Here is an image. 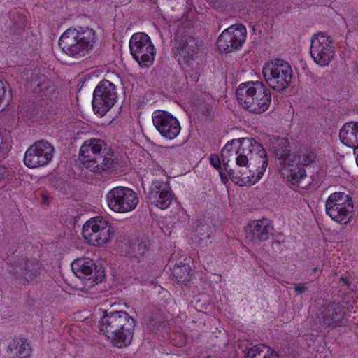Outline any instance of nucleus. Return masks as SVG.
Listing matches in <instances>:
<instances>
[{"instance_id": "21", "label": "nucleus", "mask_w": 358, "mask_h": 358, "mask_svg": "<svg viewBox=\"0 0 358 358\" xmlns=\"http://www.w3.org/2000/svg\"><path fill=\"white\" fill-rule=\"evenodd\" d=\"M289 161L284 162L282 174L285 176L287 180L292 184L299 186L301 180L306 176V173L303 166L297 162L296 156L294 158L287 159Z\"/></svg>"}, {"instance_id": "24", "label": "nucleus", "mask_w": 358, "mask_h": 358, "mask_svg": "<svg viewBox=\"0 0 358 358\" xmlns=\"http://www.w3.org/2000/svg\"><path fill=\"white\" fill-rule=\"evenodd\" d=\"M115 228L107 221L106 224H103L100 230L90 236L87 243L94 246H101L110 242L115 236Z\"/></svg>"}, {"instance_id": "3", "label": "nucleus", "mask_w": 358, "mask_h": 358, "mask_svg": "<svg viewBox=\"0 0 358 358\" xmlns=\"http://www.w3.org/2000/svg\"><path fill=\"white\" fill-rule=\"evenodd\" d=\"M79 159L87 169L95 174H108L119 167L118 159L113 150L99 138H91L83 143Z\"/></svg>"}, {"instance_id": "10", "label": "nucleus", "mask_w": 358, "mask_h": 358, "mask_svg": "<svg viewBox=\"0 0 358 358\" xmlns=\"http://www.w3.org/2000/svg\"><path fill=\"white\" fill-rule=\"evenodd\" d=\"M106 199L109 208L117 213H127L133 210L138 203L136 193L126 187H116L110 190Z\"/></svg>"}, {"instance_id": "8", "label": "nucleus", "mask_w": 358, "mask_h": 358, "mask_svg": "<svg viewBox=\"0 0 358 358\" xmlns=\"http://www.w3.org/2000/svg\"><path fill=\"white\" fill-rule=\"evenodd\" d=\"M353 202L352 198L343 192L331 194L326 201V213L334 221L346 224L352 217Z\"/></svg>"}, {"instance_id": "32", "label": "nucleus", "mask_w": 358, "mask_h": 358, "mask_svg": "<svg viewBox=\"0 0 358 358\" xmlns=\"http://www.w3.org/2000/svg\"><path fill=\"white\" fill-rule=\"evenodd\" d=\"M237 139H233L231 141H229L224 147L222 150L221 157L222 158L223 165H224V160L227 161V159H231L230 157H232V159L231 160L232 162L234 159V156L233 154H231V145L235 143H238Z\"/></svg>"}, {"instance_id": "20", "label": "nucleus", "mask_w": 358, "mask_h": 358, "mask_svg": "<svg viewBox=\"0 0 358 358\" xmlns=\"http://www.w3.org/2000/svg\"><path fill=\"white\" fill-rule=\"evenodd\" d=\"M273 229L267 219L253 221L245 228L246 238L255 244L259 243L269 238Z\"/></svg>"}, {"instance_id": "2", "label": "nucleus", "mask_w": 358, "mask_h": 358, "mask_svg": "<svg viewBox=\"0 0 358 358\" xmlns=\"http://www.w3.org/2000/svg\"><path fill=\"white\" fill-rule=\"evenodd\" d=\"M194 27L190 24H180L174 34L173 52L178 64L186 72H192L190 78L199 79V70L202 64L201 42L193 36Z\"/></svg>"}, {"instance_id": "25", "label": "nucleus", "mask_w": 358, "mask_h": 358, "mask_svg": "<svg viewBox=\"0 0 358 358\" xmlns=\"http://www.w3.org/2000/svg\"><path fill=\"white\" fill-rule=\"evenodd\" d=\"M36 82L37 83L34 87V92L41 98L45 96L49 99V96L54 94L55 91V86L52 81L43 75Z\"/></svg>"}, {"instance_id": "5", "label": "nucleus", "mask_w": 358, "mask_h": 358, "mask_svg": "<svg viewBox=\"0 0 358 358\" xmlns=\"http://www.w3.org/2000/svg\"><path fill=\"white\" fill-rule=\"evenodd\" d=\"M236 95L239 104L248 111L262 114L271 103V94L262 83L247 82L236 89Z\"/></svg>"}, {"instance_id": "9", "label": "nucleus", "mask_w": 358, "mask_h": 358, "mask_svg": "<svg viewBox=\"0 0 358 358\" xmlns=\"http://www.w3.org/2000/svg\"><path fill=\"white\" fill-rule=\"evenodd\" d=\"M117 98L116 86L108 80H101L93 92L94 112L101 117L103 116L115 105Z\"/></svg>"}, {"instance_id": "27", "label": "nucleus", "mask_w": 358, "mask_h": 358, "mask_svg": "<svg viewBox=\"0 0 358 358\" xmlns=\"http://www.w3.org/2000/svg\"><path fill=\"white\" fill-rule=\"evenodd\" d=\"M245 358H279V355L268 346L262 345L250 348Z\"/></svg>"}, {"instance_id": "7", "label": "nucleus", "mask_w": 358, "mask_h": 358, "mask_svg": "<svg viewBox=\"0 0 358 358\" xmlns=\"http://www.w3.org/2000/svg\"><path fill=\"white\" fill-rule=\"evenodd\" d=\"M262 73L269 87L277 92L285 90L292 79V69L289 64L280 59L266 63Z\"/></svg>"}, {"instance_id": "36", "label": "nucleus", "mask_w": 358, "mask_h": 358, "mask_svg": "<svg viewBox=\"0 0 358 358\" xmlns=\"http://www.w3.org/2000/svg\"><path fill=\"white\" fill-rule=\"evenodd\" d=\"M271 247L275 252H280L282 250V248H281V243L279 241H273Z\"/></svg>"}, {"instance_id": "26", "label": "nucleus", "mask_w": 358, "mask_h": 358, "mask_svg": "<svg viewBox=\"0 0 358 358\" xmlns=\"http://www.w3.org/2000/svg\"><path fill=\"white\" fill-rule=\"evenodd\" d=\"M107 220L103 217H96L89 220L83 227L82 234L83 238L87 241L90 236L100 230L103 224H106Z\"/></svg>"}, {"instance_id": "30", "label": "nucleus", "mask_w": 358, "mask_h": 358, "mask_svg": "<svg viewBox=\"0 0 358 358\" xmlns=\"http://www.w3.org/2000/svg\"><path fill=\"white\" fill-rule=\"evenodd\" d=\"M191 268L187 264L181 265L176 264L174 266L172 274L178 282L186 285L187 282L190 279Z\"/></svg>"}, {"instance_id": "37", "label": "nucleus", "mask_w": 358, "mask_h": 358, "mask_svg": "<svg viewBox=\"0 0 358 358\" xmlns=\"http://www.w3.org/2000/svg\"><path fill=\"white\" fill-rule=\"evenodd\" d=\"M219 174L221 178L222 182L224 184H226L228 182V178L225 173L222 170V169H219Z\"/></svg>"}, {"instance_id": "12", "label": "nucleus", "mask_w": 358, "mask_h": 358, "mask_svg": "<svg viewBox=\"0 0 358 358\" xmlns=\"http://www.w3.org/2000/svg\"><path fill=\"white\" fill-rule=\"evenodd\" d=\"M310 53L313 61L320 66L329 65L334 56L333 41L325 32L315 34L310 40Z\"/></svg>"}, {"instance_id": "38", "label": "nucleus", "mask_w": 358, "mask_h": 358, "mask_svg": "<svg viewBox=\"0 0 358 358\" xmlns=\"http://www.w3.org/2000/svg\"><path fill=\"white\" fill-rule=\"evenodd\" d=\"M341 281H342L348 287H349L350 285V280L346 277H341Z\"/></svg>"}, {"instance_id": "39", "label": "nucleus", "mask_w": 358, "mask_h": 358, "mask_svg": "<svg viewBox=\"0 0 358 358\" xmlns=\"http://www.w3.org/2000/svg\"><path fill=\"white\" fill-rule=\"evenodd\" d=\"M317 270H318L317 267H315V268H313V272H316Z\"/></svg>"}, {"instance_id": "4", "label": "nucleus", "mask_w": 358, "mask_h": 358, "mask_svg": "<svg viewBox=\"0 0 358 358\" xmlns=\"http://www.w3.org/2000/svg\"><path fill=\"white\" fill-rule=\"evenodd\" d=\"M136 326V320L126 311H104L100 331L118 348L131 344Z\"/></svg>"}, {"instance_id": "15", "label": "nucleus", "mask_w": 358, "mask_h": 358, "mask_svg": "<svg viewBox=\"0 0 358 358\" xmlns=\"http://www.w3.org/2000/svg\"><path fill=\"white\" fill-rule=\"evenodd\" d=\"M246 29L243 24H233L224 29L217 38L220 52L229 53L239 49L246 38Z\"/></svg>"}, {"instance_id": "17", "label": "nucleus", "mask_w": 358, "mask_h": 358, "mask_svg": "<svg viewBox=\"0 0 358 358\" xmlns=\"http://www.w3.org/2000/svg\"><path fill=\"white\" fill-rule=\"evenodd\" d=\"M152 122L162 136L169 138H175L180 131L179 121L171 113L164 110H155L152 113Z\"/></svg>"}, {"instance_id": "18", "label": "nucleus", "mask_w": 358, "mask_h": 358, "mask_svg": "<svg viewBox=\"0 0 358 358\" xmlns=\"http://www.w3.org/2000/svg\"><path fill=\"white\" fill-rule=\"evenodd\" d=\"M148 197L152 205L163 210L169 208L173 201V194L169 182L162 180L153 181Z\"/></svg>"}, {"instance_id": "11", "label": "nucleus", "mask_w": 358, "mask_h": 358, "mask_svg": "<svg viewBox=\"0 0 358 358\" xmlns=\"http://www.w3.org/2000/svg\"><path fill=\"white\" fill-rule=\"evenodd\" d=\"M129 48L131 54L141 66L148 67L152 64L155 49L148 34L142 32L133 34Z\"/></svg>"}, {"instance_id": "35", "label": "nucleus", "mask_w": 358, "mask_h": 358, "mask_svg": "<svg viewBox=\"0 0 358 358\" xmlns=\"http://www.w3.org/2000/svg\"><path fill=\"white\" fill-rule=\"evenodd\" d=\"M294 289L298 294H301L307 290V287L305 284H296Z\"/></svg>"}, {"instance_id": "19", "label": "nucleus", "mask_w": 358, "mask_h": 358, "mask_svg": "<svg viewBox=\"0 0 358 358\" xmlns=\"http://www.w3.org/2000/svg\"><path fill=\"white\" fill-rule=\"evenodd\" d=\"M321 315L324 324L331 328L344 326L348 322L344 307L339 303L323 306Z\"/></svg>"}, {"instance_id": "40", "label": "nucleus", "mask_w": 358, "mask_h": 358, "mask_svg": "<svg viewBox=\"0 0 358 358\" xmlns=\"http://www.w3.org/2000/svg\"><path fill=\"white\" fill-rule=\"evenodd\" d=\"M356 162L358 166V154L357 155V157H356Z\"/></svg>"}, {"instance_id": "41", "label": "nucleus", "mask_w": 358, "mask_h": 358, "mask_svg": "<svg viewBox=\"0 0 358 358\" xmlns=\"http://www.w3.org/2000/svg\"><path fill=\"white\" fill-rule=\"evenodd\" d=\"M206 227V225H203L202 227H201V229H202L203 227Z\"/></svg>"}, {"instance_id": "34", "label": "nucleus", "mask_w": 358, "mask_h": 358, "mask_svg": "<svg viewBox=\"0 0 358 358\" xmlns=\"http://www.w3.org/2000/svg\"><path fill=\"white\" fill-rule=\"evenodd\" d=\"M8 176V173L6 167L0 164V182L6 178Z\"/></svg>"}, {"instance_id": "29", "label": "nucleus", "mask_w": 358, "mask_h": 358, "mask_svg": "<svg viewBox=\"0 0 358 358\" xmlns=\"http://www.w3.org/2000/svg\"><path fill=\"white\" fill-rule=\"evenodd\" d=\"M149 244L150 241L145 236L138 237L130 245L131 255L136 258L142 257L147 251Z\"/></svg>"}, {"instance_id": "16", "label": "nucleus", "mask_w": 358, "mask_h": 358, "mask_svg": "<svg viewBox=\"0 0 358 358\" xmlns=\"http://www.w3.org/2000/svg\"><path fill=\"white\" fill-rule=\"evenodd\" d=\"M43 271V267L39 262L22 259L13 263L10 272L16 280L24 284L39 278Z\"/></svg>"}, {"instance_id": "23", "label": "nucleus", "mask_w": 358, "mask_h": 358, "mask_svg": "<svg viewBox=\"0 0 358 358\" xmlns=\"http://www.w3.org/2000/svg\"><path fill=\"white\" fill-rule=\"evenodd\" d=\"M6 352L8 358H28L31 349L27 339L15 336L8 343Z\"/></svg>"}, {"instance_id": "6", "label": "nucleus", "mask_w": 358, "mask_h": 358, "mask_svg": "<svg viewBox=\"0 0 358 358\" xmlns=\"http://www.w3.org/2000/svg\"><path fill=\"white\" fill-rule=\"evenodd\" d=\"M95 31L88 27L69 28L60 36L59 45L69 57L83 59L92 50Z\"/></svg>"}, {"instance_id": "22", "label": "nucleus", "mask_w": 358, "mask_h": 358, "mask_svg": "<svg viewBox=\"0 0 358 358\" xmlns=\"http://www.w3.org/2000/svg\"><path fill=\"white\" fill-rule=\"evenodd\" d=\"M341 141L346 146L354 149V154L358 148V122L345 123L340 130Z\"/></svg>"}, {"instance_id": "31", "label": "nucleus", "mask_w": 358, "mask_h": 358, "mask_svg": "<svg viewBox=\"0 0 358 358\" xmlns=\"http://www.w3.org/2000/svg\"><path fill=\"white\" fill-rule=\"evenodd\" d=\"M297 162L302 166H308L313 162L316 158L315 151L311 148H301L299 154L296 155Z\"/></svg>"}, {"instance_id": "1", "label": "nucleus", "mask_w": 358, "mask_h": 358, "mask_svg": "<svg viewBox=\"0 0 358 358\" xmlns=\"http://www.w3.org/2000/svg\"><path fill=\"white\" fill-rule=\"evenodd\" d=\"M236 141L239 148L235 152L236 164L231 165V159H225L224 169L235 184L239 186L253 185L262 178L266 169V152L254 138H241Z\"/></svg>"}, {"instance_id": "28", "label": "nucleus", "mask_w": 358, "mask_h": 358, "mask_svg": "<svg viewBox=\"0 0 358 358\" xmlns=\"http://www.w3.org/2000/svg\"><path fill=\"white\" fill-rule=\"evenodd\" d=\"M273 153L276 157L280 160V164L284 165L285 161H289L287 159L294 158L295 154L290 155L289 149V143L285 138L278 140L276 145H273Z\"/></svg>"}, {"instance_id": "14", "label": "nucleus", "mask_w": 358, "mask_h": 358, "mask_svg": "<svg viewBox=\"0 0 358 358\" xmlns=\"http://www.w3.org/2000/svg\"><path fill=\"white\" fill-rule=\"evenodd\" d=\"M54 152L53 145L48 141H36L25 152L24 163L30 169L45 166L52 161Z\"/></svg>"}, {"instance_id": "13", "label": "nucleus", "mask_w": 358, "mask_h": 358, "mask_svg": "<svg viewBox=\"0 0 358 358\" xmlns=\"http://www.w3.org/2000/svg\"><path fill=\"white\" fill-rule=\"evenodd\" d=\"M71 269L75 275L81 280L89 282V286L102 282L105 278V270L101 264H96L89 258H80L71 263Z\"/></svg>"}, {"instance_id": "33", "label": "nucleus", "mask_w": 358, "mask_h": 358, "mask_svg": "<svg viewBox=\"0 0 358 358\" xmlns=\"http://www.w3.org/2000/svg\"><path fill=\"white\" fill-rule=\"evenodd\" d=\"M210 162L211 165L216 169H221V161L217 155H211L210 157Z\"/></svg>"}]
</instances>
